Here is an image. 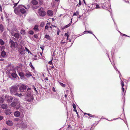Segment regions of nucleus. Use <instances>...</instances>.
<instances>
[{
    "instance_id": "1",
    "label": "nucleus",
    "mask_w": 130,
    "mask_h": 130,
    "mask_svg": "<svg viewBox=\"0 0 130 130\" xmlns=\"http://www.w3.org/2000/svg\"><path fill=\"white\" fill-rule=\"evenodd\" d=\"M31 88H28L27 89V92L26 94V100L29 102H31L33 99L34 98L32 94L31 93V92L30 91Z\"/></svg>"
},
{
    "instance_id": "2",
    "label": "nucleus",
    "mask_w": 130,
    "mask_h": 130,
    "mask_svg": "<svg viewBox=\"0 0 130 130\" xmlns=\"http://www.w3.org/2000/svg\"><path fill=\"white\" fill-rule=\"evenodd\" d=\"M11 105L12 107H15L16 108H18L20 107V104L18 100L14 99L13 101L11 103Z\"/></svg>"
},
{
    "instance_id": "3",
    "label": "nucleus",
    "mask_w": 130,
    "mask_h": 130,
    "mask_svg": "<svg viewBox=\"0 0 130 130\" xmlns=\"http://www.w3.org/2000/svg\"><path fill=\"white\" fill-rule=\"evenodd\" d=\"M10 93L12 95H15L18 91V87L16 86H12L10 88Z\"/></svg>"
},
{
    "instance_id": "4",
    "label": "nucleus",
    "mask_w": 130,
    "mask_h": 130,
    "mask_svg": "<svg viewBox=\"0 0 130 130\" xmlns=\"http://www.w3.org/2000/svg\"><path fill=\"white\" fill-rule=\"evenodd\" d=\"M10 43L12 48H15L17 47L18 44L16 42H14L11 39L10 41Z\"/></svg>"
},
{
    "instance_id": "5",
    "label": "nucleus",
    "mask_w": 130,
    "mask_h": 130,
    "mask_svg": "<svg viewBox=\"0 0 130 130\" xmlns=\"http://www.w3.org/2000/svg\"><path fill=\"white\" fill-rule=\"evenodd\" d=\"M39 15L42 17L45 16L46 14L42 8H41L39 9Z\"/></svg>"
},
{
    "instance_id": "6",
    "label": "nucleus",
    "mask_w": 130,
    "mask_h": 130,
    "mask_svg": "<svg viewBox=\"0 0 130 130\" xmlns=\"http://www.w3.org/2000/svg\"><path fill=\"white\" fill-rule=\"evenodd\" d=\"M12 36L14 37L17 39H18L19 40H21L22 39V37L21 35H20V34L17 32L14 33H12Z\"/></svg>"
},
{
    "instance_id": "7",
    "label": "nucleus",
    "mask_w": 130,
    "mask_h": 130,
    "mask_svg": "<svg viewBox=\"0 0 130 130\" xmlns=\"http://www.w3.org/2000/svg\"><path fill=\"white\" fill-rule=\"evenodd\" d=\"M22 7H24V6L23 5H21L19 6L20 11L22 13L24 14L25 13L26 11L24 8H22Z\"/></svg>"
},
{
    "instance_id": "8",
    "label": "nucleus",
    "mask_w": 130,
    "mask_h": 130,
    "mask_svg": "<svg viewBox=\"0 0 130 130\" xmlns=\"http://www.w3.org/2000/svg\"><path fill=\"white\" fill-rule=\"evenodd\" d=\"M27 86L24 85H22L20 88V90L21 92H23L26 90L27 88Z\"/></svg>"
},
{
    "instance_id": "9",
    "label": "nucleus",
    "mask_w": 130,
    "mask_h": 130,
    "mask_svg": "<svg viewBox=\"0 0 130 130\" xmlns=\"http://www.w3.org/2000/svg\"><path fill=\"white\" fill-rule=\"evenodd\" d=\"M5 100L8 102H10L13 99L12 97L8 95H6L5 96Z\"/></svg>"
},
{
    "instance_id": "10",
    "label": "nucleus",
    "mask_w": 130,
    "mask_h": 130,
    "mask_svg": "<svg viewBox=\"0 0 130 130\" xmlns=\"http://www.w3.org/2000/svg\"><path fill=\"white\" fill-rule=\"evenodd\" d=\"M19 52L21 55L25 54V50L22 47L19 48Z\"/></svg>"
},
{
    "instance_id": "11",
    "label": "nucleus",
    "mask_w": 130,
    "mask_h": 130,
    "mask_svg": "<svg viewBox=\"0 0 130 130\" xmlns=\"http://www.w3.org/2000/svg\"><path fill=\"white\" fill-rule=\"evenodd\" d=\"M47 14L50 16H51L53 15V11L51 10H48L47 12Z\"/></svg>"
},
{
    "instance_id": "12",
    "label": "nucleus",
    "mask_w": 130,
    "mask_h": 130,
    "mask_svg": "<svg viewBox=\"0 0 130 130\" xmlns=\"http://www.w3.org/2000/svg\"><path fill=\"white\" fill-rule=\"evenodd\" d=\"M15 95L21 98L23 96H26V94L24 93L19 94L17 93Z\"/></svg>"
},
{
    "instance_id": "13",
    "label": "nucleus",
    "mask_w": 130,
    "mask_h": 130,
    "mask_svg": "<svg viewBox=\"0 0 130 130\" xmlns=\"http://www.w3.org/2000/svg\"><path fill=\"white\" fill-rule=\"evenodd\" d=\"M5 113L6 115H10L11 113V111L9 109L5 110Z\"/></svg>"
},
{
    "instance_id": "14",
    "label": "nucleus",
    "mask_w": 130,
    "mask_h": 130,
    "mask_svg": "<svg viewBox=\"0 0 130 130\" xmlns=\"http://www.w3.org/2000/svg\"><path fill=\"white\" fill-rule=\"evenodd\" d=\"M6 123L8 125L12 126V121L8 120L6 122Z\"/></svg>"
},
{
    "instance_id": "15",
    "label": "nucleus",
    "mask_w": 130,
    "mask_h": 130,
    "mask_svg": "<svg viewBox=\"0 0 130 130\" xmlns=\"http://www.w3.org/2000/svg\"><path fill=\"white\" fill-rule=\"evenodd\" d=\"M14 115L16 117H18L20 115V112L18 111H16L14 112Z\"/></svg>"
},
{
    "instance_id": "16",
    "label": "nucleus",
    "mask_w": 130,
    "mask_h": 130,
    "mask_svg": "<svg viewBox=\"0 0 130 130\" xmlns=\"http://www.w3.org/2000/svg\"><path fill=\"white\" fill-rule=\"evenodd\" d=\"M21 127L23 128H26L27 127V126L26 124H24L23 123H21Z\"/></svg>"
},
{
    "instance_id": "17",
    "label": "nucleus",
    "mask_w": 130,
    "mask_h": 130,
    "mask_svg": "<svg viewBox=\"0 0 130 130\" xmlns=\"http://www.w3.org/2000/svg\"><path fill=\"white\" fill-rule=\"evenodd\" d=\"M121 84L122 86V92H123L124 90V88L123 87L124 86V83L122 80H121Z\"/></svg>"
},
{
    "instance_id": "18",
    "label": "nucleus",
    "mask_w": 130,
    "mask_h": 130,
    "mask_svg": "<svg viewBox=\"0 0 130 130\" xmlns=\"http://www.w3.org/2000/svg\"><path fill=\"white\" fill-rule=\"evenodd\" d=\"M31 3L33 5H37L38 4V2L35 0H33L31 2Z\"/></svg>"
},
{
    "instance_id": "19",
    "label": "nucleus",
    "mask_w": 130,
    "mask_h": 130,
    "mask_svg": "<svg viewBox=\"0 0 130 130\" xmlns=\"http://www.w3.org/2000/svg\"><path fill=\"white\" fill-rule=\"evenodd\" d=\"M2 107L3 109H5L7 108V106L6 104H3L2 105Z\"/></svg>"
},
{
    "instance_id": "20",
    "label": "nucleus",
    "mask_w": 130,
    "mask_h": 130,
    "mask_svg": "<svg viewBox=\"0 0 130 130\" xmlns=\"http://www.w3.org/2000/svg\"><path fill=\"white\" fill-rule=\"evenodd\" d=\"M26 76L27 77H30V76H32V75L30 73L28 72L26 73Z\"/></svg>"
},
{
    "instance_id": "21",
    "label": "nucleus",
    "mask_w": 130,
    "mask_h": 130,
    "mask_svg": "<svg viewBox=\"0 0 130 130\" xmlns=\"http://www.w3.org/2000/svg\"><path fill=\"white\" fill-rule=\"evenodd\" d=\"M4 30V28L3 26L2 25H0V30L1 32H3Z\"/></svg>"
},
{
    "instance_id": "22",
    "label": "nucleus",
    "mask_w": 130,
    "mask_h": 130,
    "mask_svg": "<svg viewBox=\"0 0 130 130\" xmlns=\"http://www.w3.org/2000/svg\"><path fill=\"white\" fill-rule=\"evenodd\" d=\"M12 76L14 78H16L17 76V75L15 72H13L11 74Z\"/></svg>"
},
{
    "instance_id": "23",
    "label": "nucleus",
    "mask_w": 130,
    "mask_h": 130,
    "mask_svg": "<svg viewBox=\"0 0 130 130\" xmlns=\"http://www.w3.org/2000/svg\"><path fill=\"white\" fill-rule=\"evenodd\" d=\"M1 55L2 57H5L6 55V52L4 51H3L1 53Z\"/></svg>"
},
{
    "instance_id": "24",
    "label": "nucleus",
    "mask_w": 130,
    "mask_h": 130,
    "mask_svg": "<svg viewBox=\"0 0 130 130\" xmlns=\"http://www.w3.org/2000/svg\"><path fill=\"white\" fill-rule=\"evenodd\" d=\"M79 12L78 11H77L76 12H74V13L73 16H77L78 15H79Z\"/></svg>"
},
{
    "instance_id": "25",
    "label": "nucleus",
    "mask_w": 130,
    "mask_h": 130,
    "mask_svg": "<svg viewBox=\"0 0 130 130\" xmlns=\"http://www.w3.org/2000/svg\"><path fill=\"white\" fill-rule=\"evenodd\" d=\"M34 30L36 31L38 29V26L37 25H35L33 28Z\"/></svg>"
},
{
    "instance_id": "26",
    "label": "nucleus",
    "mask_w": 130,
    "mask_h": 130,
    "mask_svg": "<svg viewBox=\"0 0 130 130\" xmlns=\"http://www.w3.org/2000/svg\"><path fill=\"white\" fill-rule=\"evenodd\" d=\"M45 37L48 40H50L51 39L50 37L48 35H45Z\"/></svg>"
},
{
    "instance_id": "27",
    "label": "nucleus",
    "mask_w": 130,
    "mask_h": 130,
    "mask_svg": "<svg viewBox=\"0 0 130 130\" xmlns=\"http://www.w3.org/2000/svg\"><path fill=\"white\" fill-rule=\"evenodd\" d=\"M20 33L23 35H24L25 33V30L23 29H22L20 31Z\"/></svg>"
},
{
    "instance_id": "28",
    "label": "nucleus",
    "mask_w": 130,
    "mask_h": 130,
    "mask_svg": "<svg viewBox=\"0 0 130 130\" xmlns=\"http://www.w3.org/2000/svg\"><path fill=\"white\" fill-rule=\"evenodd\" d=\"M95 8L96 9H100V8L99 5L97 4H95Z\"/></svg>"
},
{
    "instance_id": "29",
    "label": "nucleus",
    "mask_w": 130,
    "mask_h": 130,
    "mask_svg": "<svg viewBox=\"0 0 130 130\" xmlns=\"http://www.w3.org/2000/svg\"><path fill=\"white\" fill-rule=\"evenodd\" d=\"M19 75L21 77L23 76H24V74L23 72H19Z\"/></svg>"
},
{
    "instance_id": "30",
    "label": "nucleus",
    "mask_w": 130,
    "mask_h": 130,
    "mask_svg": "<svg viewBox=\"0 0 130 130\" xmlns=\"http://www.w3.org/2000/svg\"><path fill=\"white\" fill-rule=\"evenodd\" d=\"M0 44L1 45L4 44V42L3 40L1 39H0Z\"/></svg>"
},
{
    "instance_id": "31",
    "label": "nucleus",
    "mask_w": 130,
    "mask_h": 130,
    "mask_svg": "<svg viewBox=\"0 0 130 130\" xmlns=\"http://www.w3.org/2000/svg\"><path fill=\"white\" fill-rule=\"evenodd\" d=\"M4 101L3 99L0 96V103H3Z\"/></svg>"
},
{
    "instance_id": "32",
    "label": "nucleus",
    "mask_w": 130,
    "mask_h": 130,
    "mask_svg": "<svg viewBox=\"0 0 130 130\" xmlns=\"http://www.w3.org/2000/svg\"><path fill=\"white\" fill-rule=\"evenodd\" d=\"M64 36L67 37L68 38L69 36V32H67V33H65L64 34Z\"/></svg>"
},
{
    "instance_id": "33",
    "label": "nucleus",
    "mask_w": 130,
    "mask_h": 130,
    "mask_svg": "<svg viewBox=\"0 0 130 130\" xmlns=\"http://www.w3.org/2000/svg\"><path fill=\"white\" fill-rule=\"evenodd\" d=\"M29 66L32 69H34V68L31 62L29 63Z\"/></svg>"
},
{
    "instance_id": "34",
    "label": "nucleus",
    "mask_w": 130,
    "mask_h": 130,
    "mask_svg": "<svg viewBox=\"0 0 130 130\" xmlns=\"http://www.w3.org/2000/svg\"><path fill=\"white\" fill-rule=\"evenodd\" d=\"M28 33L31 35H33L34 34V32L33 31L30 30L28 31Z\"/></svg>"
},
{
    "instance_id": "35",
    "label": "nucleus",
    "mask_w": 130,
    "mask_h": 130,
    "mask_svg": "<svg viewBox=\"0 0 130 130\" xmlns=\"http://www.w3.org/2000/svg\"><path fill=\"white\" fill-rule=\"evenodd\" d=\"M60 84L61 86L62 87H65V85L64 84H63L61 82L59 83Z\"/></svg>"
},
{
    "instance_id": "36",
    "label": "nucleus",
    "mask_w": 130,
    "mask_h": 130,
    "mask_svg": "<svg viewBox=\"0 0 130 130\" xmlns=\"http://www.w3.org/2000/svg\"><path fill=\"white\" fill-rule=\"evenodd\" d=\"M81 4L82 2L80 0H79L78 4L77 5V6H78V7H79V6L81 5Z\"/></svg>"
},
{
    "instance_id": "37",
    "label": "nucleus",
    "mask_w": 130,
    "mask_h": 130,
    "mask_svg": "<svg viewBox=\"0 0 130 130\" xmlns=\"http://www.w3.org/2000/svg\"><path fill=\"white\" fill-rule=\"evenodd\" d=\"M88 115L89 116L91 117H94V116L90 114H88Z\"/></svg>"
},
{
    "instance_id": "38",
    "label": "nucleus",
    "mask_w": 130,
    "mask_h": 130,
    "mask_svg": "<svg viewBox=\"0 0 130 130\" xmlns=\"http://www.w3.org/2000/svg\"><path fill=\"white\" fill-rule=\"evenodd\" d=\"M73 106L74 109H76V105H75V104H73Z\"/></svg>"
},
{
    "instance_id": "39",
    "label": "nucleus",
    "mask_w": 130,
    "mask_h": 130,
    "mask_svg": "<svg viewBox=\"0 0 130 130\" xmlns=\"http://www.w3.org/2000/svg\"><path fill=\"white\" fill-rule=\"evenodd\" d=\"M49 27V26H48L46 25L45 26V29H48V28Z\"/></svg>"
},
{
    "instance_id": "40",
    "label": "nucleus",
    "mask_w": 130,
    "mask_h": 130,
    "mask_svg": "<svg viewBox=\"0 0 130 130\" xmlns=\"http://www.w3.org/2000/svg\"><path fill=\"white\" fill-rule=\"evenodd\" d=\"M18 11V10H17V9H15L14 12L16 14H17Z\"/></svg>"
},
{
    "instance_id": "41",
    "label": "nucleus",
    "mask_w": 130,
    "mask_h": 130,
    "mask_svg": "<svg viewBox=\"0 0 130 130\" xmlns=\"http://www.w3.org/2000/svg\"><path fill=\"white\" fill-rule=\"evenodd\" d=\"M34 37L35 38H37L38 37V35H36V34H35L34 35Z\"/></svg>"
},
{
    "instance_id": "42",
    "label": "nucleus",
    "mask_w": 130,
    "mask_h": 130,
    "mask_svg": "<svg viewBox=\"0 0 130 130\" xmlns=\"http://www.w3.org/2000/svg\"><path fill=\"white\" fill-rule=\"evenodd\" d=\"M87 33H90L91 34H92V33L91 31H87Z\"/></svg>"
},
{
    "instance_id": "43",
    "label": "nucleus",
    "mask_w": 130,
    "mask_h": 130,
    "mask_svg": "<svg viewBox=\"0 0 130 130\" xmlns=\"http://www.w3.org/2000/svg\"><path fill=\"white\" fill-rule=\"evenodd\" d=\"M25 48L26 50V51H28V53H29V50L26 47H25Z\"/></svg>"
},
{
    "instance_id": "44",
    "label": "nucleus",
    "mask_w": 130,
    "mask_h": 130,
    "mask_svg": "<svg viewBox=\"0 0 130 130\" xmlns=\"http://www.w3.org/2000/svg\"><path fill=\"white\" fill-rule=\"evenodd\" d=\"M34 57L35 58H36V57H37V56L36 55H34ZM33 59L34 60H36V59H37V58H34Z\"/></svg>"
},
{
    "instance_id": "45",
    "label": "nucleus",
    "mask_w": 130,
    "mask_h": 130,
    "mask_svg": "<svg viewBox=\"0 0 130 130\" xmlns=\"http://www.w3.org/2000/svg\"><path fill=\"white\" fill-rule=\"evenodd\" d=\"M44 25V23L42 22L41 24V26H43Z\"/></svg>"
},
{
    "instance_id": "46",
    "label": "nucleus",
    "mask_w": 130,
    "mask_h": 130,
    "mask_svg": "<svg viewBox=\"0 0 130 130\" xmlns=\"http://www.w3.org/2000/svg\"><path fill=\"white\" fill-rule=\"evenodd\" d=\"M73 110H74V111H75V112H76V113L77 114H78V112H77V110L76 109H74Z\"/></svg>"
},
{
    "instance_id": "47",
    "label": "nucleus",
    "mask_w": 130,
    "mask_h": 130,
    "mask_svg": "<svg viewBox=\"0 0 130 130\" xmlns=\"http://www.w3.org/2000/svg\"><path fill=\"white\" fill-rule=\"evenodd\" d=\"M50 22H48V23H47L46 24V25H47V26H50Z\"/></svg>"
},
{
    "instance_id": "48",
    "label": "nucleus",
    "mask_w": 130,
    "mask_h": 130,
    "mask_svg": "<svg viewBox=\"0 0 130 130\" xmlns=\"http://www.w3.org/2000/svg\"><path fill=\"white\" fill-rule=\"evenodd\" d=\"M48 63L50 64H51L52 63V62L51 61H50L48 62Z\"/></svg>"
},
{
    "instance_id": "49",
    "label": "nucleus",
    "mask_w": 130,
    "mask_h": 130,
    "mask_svg": "<svg viewBox=\"0 0 130 130\" xmlns=\"http://www.w3.org/2000/svg\"><path fill=\"white\" fill-rule=\"evenodd\" d=\"M18 4V3H14V7L16 6Z\"/></svg>"
},
{
    "instance_id": "50",
    "label": "nucleus",
    "mask_w": 130,
    "mask_h": 130,
    "mask_svg": "<svg viewBox=\"0 0 130 130\" xmlns=\"http://www.w3.org/2000/svg\"><path fill=\"white\" fill-rule=\"evenodd\" d=\"M3 117L2 116H0V120L2 119Z\"/></svg>"
},
{
    "instance_id": "51",
    "label": "nucleus",
    "mask_w": 130,
    "mask_h": 130,
    "mask_svg": "<svg viewBox=\"0 0 130 130\" xmlns=\"http://www.w3.org/2000/svg\"><path fill=\"white\" fill-rule=\"evenodd\" d=\"M34 89L35 91H36V92L37 91V90L36 89V88L34 86Z\"/></svg>"
},
{
    "instance_id": "52",
    "label": "nucleus",
    "mask_w": 130,
    "mask_h": 130,
    "mask_svg": "<svg viewBox=\"0 0 130 130\" xmlns=\"http://www.w3.org/2000/svg\"><path fill=\"white\" fill-rule=\"evenodd\" d=\"M0 10L1 11V12H2V9L1 6V5H0Z\"/></svg>"
},
{
    "instance_id": "53",
    "label": "nucleus",
    "mask_w": 130,
    "mask_h": 130,
    "mask_svg": "<svg viewBox=\"0 0 130 130\" xmlns=\"http://www.w3.org/2000/svg\"><path fill=\"white\" fill-rule=\"evenodd\" d=\"M81 17V15H79L77 17V18H80V17Z\"/></svg>"
},
{
    "instance_id": "54",
    "label": "nucleus",
    "mask_w": 130,
    "mask_h": 130,
    "mask_svg": "<svg viewBox=\"0 0 130 130\" xmlns=\"http://www.w3.org/2000/svg\"><path fill=\"white\" fill-rule=\"evenodd\" d=\"M68 27H69L68 25H66L64 27V28H68Z\"/></svg>"
},
{
    "instance_id": "55",
    "label": "nucleus",
    "mask_w": 130,
    "mask_h": 130,
    "mask_svg": "<svg viewBox=\"0 0 130 130\" xmlns=\"http://www.w3.org/2000/svg\"><path fill=\"white\" fill-rule=\"evenodd\" d=\"M71 25V23H70L68 25V27H69V26H70Z\"/></svg>"
},
{
    "instance_id": "56",
    "label": "nucleus",
    "mask_w": 130,
    "mask_h": 130,
    "mask_svg": "<svg viewBox=\"0 0 130 130\" xmlns=\"http://www.w3.org/2000/svg\"><path fill=\"white\" fill-rule=\"evenodd\" d=\"M59 31H57V34L58 35H59Z\"/></svg>"
},
{
    "instance_id": "57",
    "label": "nucleus",
    "mask_w": 130,
    "mask_h": 130,
    "mask_svg": "<svg viewBox=\"0 0 130 130\" xmlns=\"http://www.w3.org/2000/svg\"><path fill=\"white\" fill-rule=\"evenodd\" d=\"M24 7L25 8V9H28L29 8V7H28V8H26L25 7Z\"/></svg>"
},
{
    "instance_id": "58",
    "label": "nucleus",
    "mask_w": 130,
    "mask_h": 130,
    "mask_svg": "<svg viewBox=\"0 0 130 130\" xmlns=\"http://www.w3.org/2000/svg\"><path fill=\"white\" fill-rule=\"evenodd\" d=\"M4 60L2 59H0V61H3Z\"/></svg>"
},
{
    "instance_id": "59",
    "label": "nucleus",
    "mask_w": 130,
    "mask_h": 130,
    "mask_svg": "<svg viewBox=\"0 0 130 130\" xmlns=\"http://www.w3.org/2000/svg\"><path fill=\"white\" fill-rule=\"evenodd\" d=\"M3 130H8V129L6 128H4L3 129Z\"/></svg>"
},
{
    "instance_id": "60",
    "label": "nucleus",
    "mask_w": 130,
    "mask_h": 130,
    "mask_svg": "<svg viewBox=\"0 0 130 130\" xmlns=\"http://www.w3.org/2000/svg\"><path fill=\"white\" fill-rule=\"evenodd\" d=\"M53 89H54V90H53V91H54V92H55V89L54 88V87H53Z\"/></svg>"
},
{
    "instance_id": "61",
    "label": "nucleus",
    "mask_w": 130,
    "mask_h": 130,
    "mask_svg": "<svg viewBox=\"0 0 130 130\" xmlns=\"http://www.w3.org/2000/svg\"><path fill=\"white\" fill-rule=\"evenodd\" d=\"M45 79L47 80H48V79L47 78H45Z\"/></svg>"
},
{
    "instance_id": "62",
    "label": "nucleus",
    "mask_w": 130,
    "mask_h": 130,
    "mask_svg": "<svg viewBox=\"0 0 130 130\" xmlns=\"http://www.w3.org/2000/svg\"><path fill=\"white\" fill-rule=\"evenodd\" d=\"M87 32V31H84V33H85V32Z\"/></svg>"
},
{
    "instance_id": "63",
    "label": "nucleus",
    "mask_w": 130,
    "mask_h": 130,
    "mask_svg": "<svg viewBox=\"0 0 130 130\" xmlns=\"http://www.w3.org/2000/svg\"><path fill=\"white\" fill-rule=\"evenodd\" d=\"M114 68H115V69H116V70H117V69L116 68H115L114 67Z\"/></svg>"
},
{
    "instance_id": "64",
    "label": "nucleus",
    "mask_w": 130,
    "mask_h": 130,
    "mask_svg": "<svg viewBox=\"0 0 130 130\" xmlns=\"http://www.w3.org/2000/svg\"><path fill=\"white\" fill-rule=\"evenodd\" d=\"M1 19H2V20H3V17H1Z\"/></svg>"
}]
</instances>
